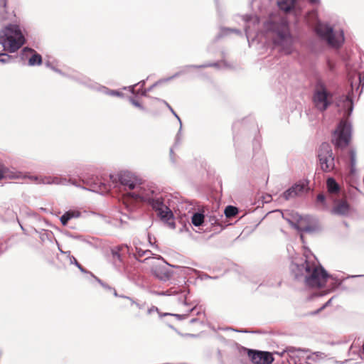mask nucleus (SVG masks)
Returning <instances> with one entry per match:
<instances>
[{"instance_id": "nucleus-8", "label": "nucleus", "mask_w": 364, "mask_h": 364, "mask_svg": "<svg viewBox=\"0 0 364 364\" xmlns=\"http://www.w3.org/2000/svg\"><path fill=\"white\" fill-rule=\"evenodd\" d=\"M129 254L127 245H119L111 249L110 260L115 269L120 272H127L125 256Z\"/></svg>"}, {"instance_id": "nucleus-18", "label": "nucleus", "mask_w": 364, "mask_h": 364, "mask_svg": "<svg viewBox=\"0 0 364 364\" xmlns=\"http://www.w3.org/2000/svg\"><path fill=\"white\" fill-rule=\"evenodd\" d=\"M350 205L346 200H340L331 209V213L338 215H347L350 213Z\"/></svg>"}, {"instance_id": "nucleus-33", "label": "nucleus", "mask_w": 364, "mask_h": 364, "mask_svg": "<svg viewBox=\"0 0 364 364\" xmlns=\"http://www.w3.org/2000/svg\"><path fill=\"white\" fill-rule=\"evenodd\" d=\"M14 60V58L11 55H9L7 53H0V63L5 64L11 62Z\"/></svg>"}, {"instance_id": "nucleus-6", "label": "nucleus", "mask_w": 364, "mask_h": 364, "mask_svg": "<svg viewBox=\"0 0 364 364\" xmlns=\"http://www.w3.org/2000/svg\"><path fill=\"white\" fill-rule=\"evenodd\" d=\"M352 126L348 119H342L333 132L331 141L336 148L344 149L350 143Z\"/></svg>"}, {"instance_id": "nucleus-34", "label": "nucleus", "mask_w": 364, "mask_h": 364, "mask_svg": "<svg viewBox=\"0 0 364 364\" xmlns=\"http://www.w3.org/2000/svg\"><path fill=\"white\" fill-rule=\"evenodd\" d=\"M178 304L182 306H187L188 304H187V298L186 295L184 293H181L178 298Z\"/></svg>"}, {"instance_id": "nucleus-5", "label": "nucleus", "mask_w": 364, "mask_h": 364, "mask_svg": "<svg viewBox=\"0 0 364 364\" xmlns=\"http://www.w3.org/2000/svg\"><path fill=\"white\" fill-rule=\"evenodd\" d=\"M315 31L321 38L327 41L328 44L333 48L340 47L344 42V33L342 30L336 31L327 24L318 22Z\"/></svg>"}, {"instance_id": "nucleus-22", "label": "nucleus", "mask_w": 364, "mask_h": 364, "mask_svg": "<svg viewBox=\"0 0 364 364\" xmlns=\"http://www.w3.org/2000/svg\"><path fill=\"white\" fill-rule=\"evenodd\" d=\"M144 84L145 81L142 80L136 85H132L129 87V91L136 95L146 96V93L152 89V87L147 90L144 89Z\"/></svg>"}, {"instance_id": "nucleus-46", "label": "nucleus", "mask_w": 364, "mask_h": 364, "mask_svg": "<svg viewBox=\"0 0 364 364\" xmlns=\"http://www.w3.org/2000/svg\"><path fill=\"white\" fill-rule=\"evenodd\" d=\"M298 364H311L307 360H306L305 357L300 361Z\"/></svg>"}, {"instance_id": "nucleus-50", "label": "nucleus", "mask_w": 364, "mask_h": 364, "mask_svg": "<svg viewBox=\"0 0 364 364\" xmlns=\"http://www.w3.org/2000/svg\"><path fill=\"white\" fill-rule=\"evenodd\" d=\"M4 177V172L1 168H0V180Z\"/></svg>"}, {"instance_id": "nucleus-12", "label": "nucleus", "mask_w": 364, "mask_h": 364, "mask_svg": "<svg viewBox=\"0 0 364 364\" xmlns=\"http://www.w3.org/2000/svg\"><path fill=\"white\" fill-rule=\"evenodd\" d=\"M245 22V31L247 38L249 40L254 35V38L259 36V18L257 15H245L243 16Z\"/></svg>"}, {"instance_id": "nucleus-32", "label": "nucleus", "mask_w": 364, "mask_h": 364, "mask_svg": "<svg viewBox=\"0 0 364 364\" xmlns=\"http://www.w3.org/2000/svg\"><path fill=\"white\" fill-rule=\"evenodd\" d=\"M34 52V50L32 49V48H24L22 50H21V60H28V58H30V56L31 55L32 53Z\"/></svg>"}, {"instance_id": "nucleus-11", "label": "nucleus", "mask_w": 364, "mask_h": 364, "mask_svg": "<svg viewBox=\"0 0 364 364\" xmlns=\"http://www.w3.org/2000/svg\"><path fill=\"white\" fill-rule=\"evenodd\" d=\"M309 189L308 181H300L284 191L281 197L285 200H289L297 196H303L308 192Z\"/></svg>"}, {"instance_id": "nucleus-37", "label": "nucleus", "mask_w": 364, "mask_h": 364, "mask_svg": "<svg viewBox=\"0 0 364 364\" xmlns=\"http://www.w3.org/2000/svg\"><path fill=\"white\" fill-rule=\"evenodd\" d=\"M173 293V291L171 290H167L166 291H156L155 294L159 296H170Z\"/></svg>"}, {"instance_id": "nucleus-1", "label": "nucleus", "mask_w": 364, "mask_h": 364, "mask_svg": "<svg viewBox=\"0 0 364 364\" xmlns=\"http://www.w3.org/2000/svg\"><path fill=\"white\" fill-rule=\"evenodd\" d=\"M109 178L114 186H119L124 189L128 188L132 192H127V195L134 200H140L147 203L157 212L160 219L166 223L169 228L174 229L176 223L174 216L171 209L164 205V196L160 191L153 186H141L137 183L136 178L128 171H122L117 175H109Z\"/></svg>"}, {"instance_id": "nucleus-17", "label": "nucleus", "mask_w": 364, "mask_h": 364, "mask_svg": "<svg viewBox=\"0 0 364 364\" xmlns=\"http://www.w3.org/2000/svg\"><path fill=\"white\" fill-rule=\"evenodd\" d=\"M151 272L159 279L166 282L172 277V272L165 265H156L151 268Z\"/></svg>"}, {"instance_id": "nucleus-45", "label": "nucleus", "mask_w": 364, "mask_h": 364, "mask_svg": "<svg viewBox=\"0 0 364 364\" xmlns=\"http://www.w3.org/2000/svg\"><path fill=\"white\" fill-rule=\"evenodd\" d=\"M217 65H218L217 63H213V64H205V65H200V66H198V68H205V67L217 66Z\"/></svg>"}, {"instance_id": "nucleus-44", "label": "nucleus", "mask_w": 364, "mask_h": 364, "mask_svg": "<svg viewBox=\"0 0 364 364\" xmlns=\"http://www.w3.org/2000/svg\"><path fill=\"white\" fill-rule=\"evenodd\" d=\"M97 280L105 288L108 289H112V288L110 287H109L108 285L105 284L100 279H97Z\"/></svg>"}, {"instance_id": "nucleus-3", "label": "nucleus", "mask_w": 364, "mask_h": 364, "mask_svg": "<svg viewBox=\"0 0 364 364\" xmlns=\"http://www.w3.org/2000/svg\"><path fill=\"white\" fill-rule=\"evenodd\" d=\"M291 272L296 279L304 278L306 284L311 287H323L328 277L326 271L317 264L314 257H306L301 264L292 263Z\"/></svg>"}, {"instance_id": "nucleus-25", "label": "nucleus", "mask_w": 364, "mask_h": 364, "mask_svg": "<svg viewBox=\"0 0 364 364\" xmlns=\"http://www.w3.org/2000/svg\"><path fill=\"white\" fill-rule=\"evenodd\" d=\"M7 0H0V21H4L10 19L11 16L6 11Z\"/></svg>"}, {"instance_id": "nucleus-14", "label": "nucleus", "mask_w": 364, "mask_h": 364, "mask_svg": "<svg viewBox=\"0 0 364 364\" xmlns=\"http://www.w3.org/2000/svg\"><path fill=\"white\" fill-rule=\"evenodd\" d=\"M248 356L253 364H272L274 361L272 354L267 351L248 350Z\"/></svg>"}, {"instance_id": "nucleus-31", "label": "nucleus", "mask_w": 364, "mask_h": 364, "mask_svg": "<svg viewBox=\"0 0 364 364\" xmlns=\"http://www.w3.org/2000/svg\"><path fill=\"white\" fill-rule=\"evenodd\" d=\"M238 213V210L236 207L228 205L225 209V215L227 218H230L236 215Z\"/></svg>"}, {"instance_id": "nucleus-49", "label": "nucleus", "mask_w": 364, "mask_h": 364, "mask_svg": "<svg viewBox=\"0 0 364 364\" xmlns=\"http://www.w3.org/2000/svg\"><path fill=\"white\" fill-rule=\"evenodd\" d=\"M199 319H200V318H193L191 319L190 322H191V323H196V322H197L198 321H199Z\"/></svg>"}, {"instance_id": "nucleus-29", "label": "nucleus", "mask_w": 364, "mask_h": 364, "mask_svg": "<svg viewBox=\"0 0 364 364\" xmlns=\"http://www.w3.org/2000/svg\"><path fill=\"white\" fill-rule=\"evenodd\" d=\"M204 221V215L200 213H195L191 218V222L193 225L196 227H198L203 223Z\"/></svg>"}, {"instance_id": "nucleus-35", "label": "nucleus", "mask_w": 364, "mask_h": 364, "mask_svg": "<svg viewBox=\"0 0 364 364\" xmlns=\"http://www.w3.org/2000/svg\"><path fill=\"white\" fill-rule=\"evenodd\" d=\"M168 107H169L170 110L171 111L172 114H173V115L178 119V120L179 121V123H180V129H179V132H178V133L176 136V144H177L179 142V139H180L179 135H180L181 127H182V123H181V120L180 117L173 111V109L170 106H168Z\"/></svg>"}, {"instance_id": "nucleus-26", "label": "nucleus", "mask_w": 364, "mask_h": 364, "mask_svg": "<svg viewBox=\"0 0 364 364\" xmlns=\"http://www.w3.org/2000/svg\"><path fill=\"white\" fill-rule=\"evenodd\" d=\"M348 80L350 83V85L352 87V88H353L354 87V77H355V75H353L351 74V73L348 72ZM356 76L358 77V84L359 85H361L362 87L364 86V71L363 73H358V74H356Z\"/></svg>"}, {"instance_id": "nucleus-38", "label": "nucleus", "mask_w": 364, "mask_h": 364, "mask_svg": "<svg viewBox=\"0 0 364 364\" xmlns=\"http://www.w3.org/2000/svg\"><path fill=\"white\" fill-rule=\"evenodd\" d=\"M331 301V299H329L326 303H325L321 307H320L318 309H317L316 311H314V312H311V315H315L316 314H318L319 311H321V310H323L324 308H326Z\"/></svg>"}, {"instance_id": "nucleus-28", "label": "nucleus", "mask_w": 364, "mask_h": 364, "mask_svg": "<svg viewBox=\"0 0 364 364\" xmlns=\"http://www.w3.org/2000/svg\"><path fill=\"white\" fill-rule=\"evenodd\" d=\"M42 63V57L35 50L28 58V65L30 66L39 65Z\"/></svg>"}, {"instance_id": "nucleus-15", "label": "nucleus", "mask_w": 364, "mask_h": 364, "mask_svg": "<svg viewBox=\"0 0 364 364\" xmlns=\"http://www.w3.org/2000/svg\"><path fill=\"white\" fill-rule=\"evenodd\" d=\"M277 353L284 357L289 364H298L305 357L302 350L294 347H287L280 353Z\"/></svg>"}, {"instance_id": "nucleus-23", "label": "nucleus", "mask_w": 364, "mask_h": 364, "mask_svg": "<svg viewBox=\"0 0 364 364\" xmlns=\"http://www.w3.org/2000/svg\"><path fill=\"white\" fill-rule=\"evenodd\" d=\"M81 213L77 210H70L66 211L60 218L63 225L65 226L68 221L73 218H77L80 216Z\"/></svg>"}, {"instance_id": "nucleus-16", "label": "nucleus", "mask_w": 364, "mask_h": 364, "mask_svg": "<svg viewBox=\"0 0 364 364\" xmlns=\"http://www.w3.org/2000/svg\"><path fill=\"white\" fill-rule=\"evenodd\" d=\"M349 173L348 178L351 182H355L358 179V171L356 168L357 156L354 149H350L349 152Z\"/></svg>"}, {"instance_id": "nucleus-40", "label": "nucleus", "mask_w": 364, "mask_h": 364, "mask_svg": "<svg viewBox=\"0 0 364 364\" xmlns=\"http://www.w3.org/2000/svg\"><path fill=\"white\" fill-rule=\"evenodd\" d=\"M225 34H227L228 32H235L237 34H241V31L239 30H235V29H230V28H225L223 30Z\"/></svg>"}, {"instance_id": "nucleus-42", "label": "nucleus", "mask_w": 364, "mask_h": 364, "mask_svg": "<svg viewBox=\"0 0 364 364\" xmlns=\"http://www.w3.org/2000/svg\"><path fill=\"white\" fill-rule=\"evenodd\" d=\"M325 196L322 193H320L317 196V200L322 203L325 202Z\"/></svg>"}, {"instance_id": "nucleus-20", "label": "nucleus", "mask_w": 364, "mask_h": 364, "mask_svg": "<svg viewBox=\"0 0 364 364\" xmlns=\"http://www.w3.org/2000/svg\"><path fill=\"white\" fill-rule=\"evenodd\" d=\"M70 180L61 176H44L41 177L38 181L39 183L43 184H55V185H67Z\"/></svg>"}, {"instance_id": "nucleus-10", "label": "nucleus", "mask_w": 364, "mask_h": 364, "mask_svg": "<svg viewBox=\"0 0 364 364\" xmlns=\"http://www.w3.org/2000/svg\"><path fill=\"white\" fill-rule=\"evenodd\" d=\"M82 181L88 186L87 190L100 194H105L111 189L110 184L102 182L97 177L83 176Z\"/></svg>"}, {"instance_id": "nucleus-24", "label": "nucleus", "mask_w": 364, "mask_h": 364, "mask_svg": "<svg viewBox=\"0 0 364 364\" xmlns=\"http://www.w3.org/2000/svg\"><path fill=\"white\" fill-rule=\"evenodd\" d=\"M295 0H278L277 4L281 10L289 11L294 8Z\"/></svg>"}, {"instance_id": "nucleus-4", "label": "nucleus", "mask_w": 364, "mask_h": 364, "mask_svg": "<svg viewBox=\"0 0 364 364\" xmlns=\"http://www.w3.org/2000/svg\"><path fill=\"white\" fill-rule=\"evenodd\" d=\"M25 41V37L17 25L9 24L0 31V44L5 51L14 53Z\"/></svg>"}, {"instance_id": "nucleus-41", "label": "nucleus", "mask_w": 364, "mask_h": 364, "mask_svg": "<svg viewBox=\"0 0 364 364\" xmlns=\"http://www.w3.org/2000/svg\"><path fill=\"white\" fill-rule=\"evenodd\" d=\"M107 93L109 95H112V96H121V95H122V93H120L119 92L116 91V90H110Z\"/></svg>"}, {"instance_id": "nucleus-9", "label": "nucleus", "mask_w": 364, "mask_h": 364, "mask_svg": "<svg viewBox=\"0 0 364 364\" xmlns=\"http://www.w3.org/2000/svg\"><path fill=\"white\" fill-rule=\"evenodd\" d=\"M318 157L321 168L330 172L335 168V159L332 149L328 143H323L319 147Z\"/></svg>"}, {"instance_id": "nucleus-27", "label": "nucleus", "mask_w": 364, "mask_h": 364, "mask_svg": "<svg viewBox=\"0 0 364 364\" xmlns=\"http://www.w3.org/2000/svg\"><path fill=\"white\" fill-rule=\"evenodd\" d=\"M326 185L328 188V191L330 193H336L339 191V186L338 183L336 181V180L333 179V178H329L327 179Z\"/></svg>"}, {"instance_id": "nucleus-30", "label": "nucleus", "mask_w": 364, "mask_h": 364, "mask_svg": "<svg viewBox=\"0 0 364 364\" xmlns=\"http://www.w3.org/2000/svg\"><path fill=\"white\" fill-rule=\"evenodd\" d=\"M151 255V252L150 250H143L140 247H136L135 257L136 259L139 260L140 258H141L143 257H146V259H148L150 257Z\"/></svg>"}, {"instance_id": "nucleus-21", "label": "nucleus", "mask_w": 364, "mask_h": 364, "mask_svg": "<svg viewBox=\"0 0 364 364\" xmlns=\"http://www.w3.org/2000/svg\"><path fill=\"white\" fill-rule=\"evenodd\" d=\"M183 314H173V316L176 317L178 319H184L188 317V316L190 314V313H193V314H196L198 316L203 315L204 312L203 311L201 307L198 308L196 306H189L187 308V309L183 311Z\"/></svg>"}, {"instance_id": "nucleus-2", "label": "nucleus", "mask_w": 364, "mask_h": 364, "mask_svg": "<svg viewBox=\"0 0 364 364\" xmlns=\"http://www.w3.org/2000/svg\"><path fill=\"white\" fill-rule=\"evenodd\" d=\"M269 0H265L266 7L264 10L259 9L261 15L269 14V19L264 23V31L270 36L275 46H280L282 52L289 54L292 50L293 38L288 22L286 18L269 12Z\"/></svg>"}, {"instance_id": "nucleus-13", "label": "nucleus", "mask_w": 364, "mask_h": 364, "mask_svg": "<svg viewBox=\"0 0 364 364\" xmlns=\"http://www.w3.org/2000/svg\"><path fill=\"white\" fill-rule=\"evenodd\" d=\"M289 216L290 217H283L291 226L296 229L304 232H310L311 230V227L304 225L305 221L309 220V216L303 217L296 213H291L289 214Z\"/></svg>"}, {"instance_id": "nucleus-43", "label": "nucleus", "mask_w": 364, "mask_h": 364, "mask_svg": "<svg viewBox=\"0 0 364 364\" xmlns=\"http://www.w3.org/2000/svg\"><path fill=\"white\" fill-rule=\"evenodd\" d=\"M45 65L48 67V68H50L51 69H53V70H55V72H58V73H60V71L58 70V69H55L54 67H53L50 64V63L49 61H46L45 63Z\"/></svg>"}, {"instance_id": "nucleus-52", "label": "nucleus", "mask_w": 364, "mask_h": 364, "mask_svg": "<svg viewBox=\"0 0 364 364\" xmlns=\"http://www.w3.org/2000/svg\"><path fill=\"white\" fill-rule=\"evenodd\" d=\"M113 292H114V295L115 296H118V294H117V291L115 289H113Z\"/></svg>"}, {"instance_id": "nucleus-53", "label": "nucleus", "mask_w": 364, "mask_h": 364, "mask_svg": "<svg viewBox=\"0 0 364 364\" xmlns=\"http://www.w3.org/2000/svg\"><path fill=\"white\" fill-rule=\"evenodd\" d=\"M362 347H363V350L364 351V343H363Z\"/></svg>"}, {"instance_id": "nucleus-47", "label": "nucleus", "mask_w": 364, "mask_h": 364, "mask_svg": "<svg viewBox=\"0 0 364 364\" xmlns=\"http://www.w3.org/2000/svg\"><path fill=\"white\" fill-rule=\"evenodd\" d=\"M320 0H309V3L311 4H319Z\"/></svg>"}, {"instance_id": "nucleus-7", "label": "nucleus", "mask_w": 364, "mask_h": 364, "mask_svg": "<svg viewBox=\"0 0 364 364\" xmlns=\"http://www.w3.org/2000/svg\"><path fill=\"white\" fill-rule=\"evenodd\" d=\"M332 100V94L327 90L324 82L318 80L312 96L315 107L319 111L323 112L331 105Z\"/></svg>"}, {"instance_id": "nucleus-19", "label": "nucleus", "mask_w": 364, "mask_h": 364, "mask_svg": "<svg viewBox=\"0 0 364 364\" xmlns=\"http://www.w3.org/2000/svg\"><path fill=\"white\" fill-rule=\"evenodd\" d=\"M341 112H343L344 117L350 116L353 109V103L348 96H343L342 100L338 104Z\"/></svg>"}, {"instance_id": "nucleus-39", "label": "nucleus", "mask_w": 364, "mask_h": 364, "mask_svg": "<svg viewBox=\"0 0 364 364\" xmlns=\"http://www.w3.org/2000/svg\"><path fill=\"white\" fill-rule=\"evenodd\" d=\"M130 101L134 106L139 107L141 109H144L143 106L138 101L135 100L134 98H130Z\"/></svg>"}, {"instance_id": "nucleus-36", "label": "nucleus", "mask_w": 364, "mask_h": 364, "mask_svg": "<svg viewBox=\"0 0 364 364\" xmlns=\"http://www.w3.org/2000/svg\"><path fill=\"white\" fill-rule=\"evenodd\" d=\"M70 262L71 264H74L76 267H78V269L84 272H85V269L84 268L81 266V264L77 261V259H75V257L74 256H70Z\"/></svg>"}, {"instance_id": "nucleus-51", "label": "nucleus", "mask_w": 364, "mask_h": 364, "mask_svg": "<svg viewBox=\"0 0 364 364\" xmlns=\"http://www.w3.org/2000/svg\"><path fill=\"white\" fill-rule=\"evenodd\" d=\"M124 297L132 301V304L135 303L134 301H132V299L130 297H129V296H124Z\"/></svg>"}, {"instance_id": "nucleus-48", "label": "nucleus", "mask_w": 364, "mask_h": 364, "mask_svg": "<svg viewBox=\"0 0 364 364\" xmlns=\"http://www.w3.org/2000/svg\"><path fill=\"white\" fill-rule=\"evenodd\" d=\"M157 310H158V309H157V308H156V307L153 306V307H151V309H149L148 310V313H149V314H151L152 311H157Z\"/></svg>"}]
</instances>
